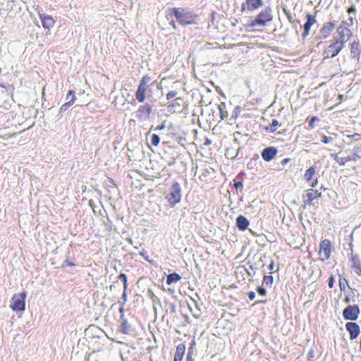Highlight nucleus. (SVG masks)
<instances>
[{
    "label": "nucleus",
    "mask_w": 361,
    "mask_h": 361,
    "mask_svg": "<svg viewBox=\"0 0 361 361\" xmlns=\"http://www.w3.org/2000/svg\"><path fill=\"white\" fill-rule=\"evenodd\" d=\"M120 314V318L118 320L119 323V330L121 332L128 334L131 331V326L128 323V319L125 317L123 312Z\"/></svg>",
    "instance_id": "dca6fc26"
},
{
    "label": "nucleus",
    "mask_w": 361,
    "mask_h": 361,
    "mask_svg": "<svg viewBox=\"0 0 361 361\" xmlns=\"http://www.w3.org/2000/svg\"><path fill=\"white\" fill-rule=\"evenodd\" d=\"M339 97H340V99H342V95H341V94H340V95H339Z\"/></svg>",
    "instance_id": "6e6d98bb"
},
{
    "label": "nucleus",
    "mask_w": 361,
    "mask_h": 361,
    "mask_svg": "<svg viewBox=\"0 0 361 361\" xmlns=\"http://www.w3.org/2000/svg\"><path fill=\"white\" fill-rule=\"evenodd\" d=\"M169 11L171 14H173L176 17L178 22L182 25L195 24L198 18L197 14L184 8H172Z\"/></svg>",
    "instance_id": "f03ea898"
},
{
    "label": "nucleus",
    "mask_w": 361,
    "mask_h": 361,
    "mask_svg": "<svg viewBox=\"0 0 361 361\" xmlns=\"http://www.w3.org/2000/svg\"><path fill=\"white\" fill-rule=\"evenodd\" d=\"M127 301V295H122L120 300H118V303L120 305V307L118 308L119 312L122 313L124 312V305Z\"/></svg>",
    "instance_id": "72a5a7b5"
},
{
    "label": "nucleus",
    "mask_w": 361,
    "mask_h": 361,
    "mask_svg": "<svg viewBox=\"0 0 361 361\" xmlns=\"http://www.w3.org/2000/svg\"><path fill=\"white\" fill-rule=\"evenodd\" d=\"M331 243L328 239L322 240L319 244V255L321 260L324 261L330 258L331 254Z\"/></svg>",
    "instance_id": "39448f33"
},
{
    "label": "nucleus",
    "mask_w": 361,
    "mask_h": 361,
    "mask_svg": "<svg viewBox=\"0 0 361 361\" xmlns=\"http://www.w3.org/2000/svg\"><path fill=\"white\" fill-rule=\"evenodd\" d=\"M152 107L149 104L140 105L136 111V118L140 121H145L149 118Z\"/></svg>",
    "instance_id": "9d476101"
},
{
    "label": "nucleus",
    "mask_w": 361,
    "mask_h": 361,
    "mask_svg": "<svg viewBox=\"0 0 361 361\" xmlns=\"http://www.w3.org/2000/svg\"><path fill=\"white\" fill-rule=\"evenodd\" d=\"M250 300H253L255 298V295H248Z\"/></svg>",
    "instance_id": "3c124183"
},
{
    "label": "nucleus",
    "mask_w": 361,
    "mask_h": 361,
    "mask_svg": "<svg viewBox=\"0 0 361 361\" xmlns=\"http://www.w3.org/2000/svg\"><path fill=\"white\" fill-rule=\"evenodd\" d=\"M354 20L355 18L353 16H349V23L345 20L341 22L336 30L333 40L323 51L324 59L336 56L345 47V44L352 38L353 32L350 29L349 25H353Z\"/></svg>",
    "instance_id": "f257e3e1"
},
{
    "label": "nucleus",
    "mask_w": 361,
    "mask_h": 361,
    "mask_svg": "<svg viewBox=\"0 0 361 361\" xmlns=\"http://www.w3.org/2000/svg\"><path fill=\"white\" fill-rule=\"evenodd\" d=\"M127 301V295H122L120 300H118V303L120 305V307L118 308L119 312L122 313L124 312V305Z\"/></svg>",
    "instance_id": "473e14b6"
},
{
    "label": "nucleus",
    "mask_w": 361,
    "mask_h": 361,
    "mask_svg": "<svg viewBox=\"0 0 361 361\" xmlns=\"http://www.w3.org/2000/svg\"><path fill=\"white\" fill-rule=\"evenodd\" d=\"M146 92L147 90L137 87L135 92L136 99L140 103L144 102L146 98Z\"/></svg>",
    "instance_id": "a878e982"
},
{
    "label": "nucleus",
    "mask_w": 361,
    "mask_h": 361,
    "mask_svg": "<svg viewBox=\"0 0 361 361\" xmlns=\"http://www.w3.org/2000/svg\"><path fill=\"white\" fill-rule=\"evenodd\" d=\"M185 346L184 344H179L176 347L173 361H181L185 353Z\"/></svg>",
    "instance_id": "393cba45"
},
{
    "label": "nucleus",
    "mask_w": 361,
    "mask_h": 361,
    "mask_svg": "<svg viewBox=\"0 0 361 361\" xmlns=\"http://www.w3.org/2000/svg\"><path fill=\"white\" fill-rule=\"evenodd\" d=\"M234 186L235 188L238 190V189H240V190H242L243 188V183L240 182V181H238V182H236L234 183Z\"/></svg>",
    "instance_id": "c03bdc74"
},
{
    "label": "nucleus",
    "mask_w": 361,
    "mask_h": 361,
    "mask_svg": "<svg viewBox=\"0 0 361 361\" xmlns=\"http://www.w3.org/2000/svg\"><path fill=\"white\" fill-rule=\"evenodd\" d=\"M283 11L285 12L286 16H287V18L288 20V21L290 23H293V17L291 16V14L290 13V12L288 11H286L285 9H283Z\"/></svg>",
    "instance_id": "a19ab883"
},
{
    "label": "nucleus",
    "mask_w": 361,
    "mask_h": 361,
    "mask_svg": "<svg viewBox=\"0 0 361 361\" xmlns=\"http://www.w3.org/2000/svg\"><path fill=\"white\" fill-rule=\"evenodd\" d=\"M322 197V192L313 188L305 190L303 195V203L305 205H313V201Z\"/></svg>",
    "instance_id": "0eeeda50"
},
{
    "label": "nucleus",
    "mask_w": 361,
    "mask_h": 361,
    "mask_svg": "<svg viewBox=\"0 0 361 361\" xmlns=\"http://www.w3.org/2000/svg\"><path fill=\"white\" fill-rule=\"evenodd\" d=\"M177 95V92L176 91H170L166 94V99L170 100L175 97Z\"/></svg>",
    "instance_id": "4c0bfd02"
},
{
    "label": "nucleus",
    "mask_w": 361,
    "mask_h": 361,
    "mask_svg": "<svg viewBox=\"0 0 361 361\" xmlns=\"http://www.w3.org/2000/svg\"><path fill=\"white\" fill-rule=\"evenodd\" d=\"M173 27H176V25H175V23H173Z\"/></svg>",
    "instance_id": "5fc2aeb1"
},
{
    "label": "nucleus",
    "mask_w": 361,
    "mask_h": 361,
    "mask_svg": "<svg viewBox=\"0 0 361 361\" xmlns=\"http://www.w3.org/2000/svg\"><path fill=\"white\" fill-rule=\"evenodd\" d=\"M290 159L289 158H285L281 161L282 165H286L288 161H290Z\"/></svg>",
    "instance_id": "de8ad7c7"
},
{
    "label": "nucleus",
    "mask_w": 361,
    "mask_h": 361,
    "mask_svg": "<svg viewBox=\"0 0 361 361\" xmlns=\"http://www.w3.org/2000/svg\"><path fill=\"white\" fill-rule=\"evenodd\" d=\"M345 328L350 334V338L353 340L356 338L360 334V326L357 323L348 322L345 324Z\"/></svg>",
    "instance_id": "6ab92c4d"
},
{
    "label": "nucleus",
    "mask_w": 361,
    "mask_h": 361,
    "mask_svg": "<svg viewBox=\"0 0 361 361\" xmlns=\"http://www.w3.org/2000/svg\"><path fill=\"white\" fill-rule=\"evenodd\" d=\"M164 128H165L164 124H161V125L157 126L156 127L155 130H163Z\"/></svg>",
    "instance_id": "49530a36"
},
{
    "label": "nucleus",
    "mask_w": 361,
    "mask_h": 361,
    "mask_svg": "<svg viewBox=\"0 0 361 361\" xmlns=\"http://www.w3.org/2000/svg\"><path fill=\"white\" fill-rule=\"evenodd\" d=\"M39 17L44 29L50 30L54 27L55 20L51 16L39 12Z\"/></svg>",
    "instance_id": "2eb2a0df"
},
{
    "label": "nucleus",
    "mask_w": 361,
    "mask_h": 361,
    "mask_svg": "<svg viewBox=\"0 0 361 361\" xmlns=\"http://www.w3.org/2000/svg\"><path fill=\"white\" fill-rule=\"evenodd\" d=\"M335 21H327L322 24L319 29L320 39H325L329 38L336 29Z\"/></svg>",
    "instance_id": "6e6552de"
},
{
    "label": "nucleus",
    "mask_w": 361,
    "mask_h": 361,
    "mask_svg": "<svg viewBox=\"0 0 361 361\" xmlns=\"http://www.w3.org/2000/svg\"><path fill=\"white\" fill-rule=\"evenodd\" d=\"M318 120V118L317 116H313L311 118V119L309 121V126L310 128H314V122Z\"/></svg>",
    "instance_id": "58836bf2"
},
{
    "label": "nucleus",
    "mask_w": 361,
    "mask_h": 361,
    "mask_svg": "<svg viewBox=\"0 0 361 361\" xmlns=\"http://www.w3.org/2000/svg\"><path fill=\"white\" fill-rule=\"evenodd\" d=\"M26 295H13L10 307L15 312H22L25 308Z\"/></svg>",
    "instance_id": "423d86ee"
},
{
    "label": "nucleus",
    "mask_w": 361,
    "mask_h": 361,
    "mask_svg": "<svg viewBox=\"0 0 361 361\" xmlns=\"http://www.w3.org/2000/svg\"><path fill=\"white\" fill-rule=\"evenodd\" d=\"M274 267H275V263H274V262L273 260H271L270 262V264H269V267H268V268L270 270L271 273L274 271Z\"/></svg>",
    "instance_id": "a18cd8bd"
},
{
    "label": "nucleus",
    "mask_w": 361,
    "mask_h": 361,
    "mask_svg": "<svg viewBox=\"0 0 361 361\" xmlns=\"http://www.w3.org/2000/svg\"><path fill=\"white\" fill-rule=\"evenodd\" d=\"M338 283L341 292H346L347 288H349L347 280L344 277L339 276Z\"/></svg>",
    "instance_id": "7c9ffc66"
},
{
    "label": "nucleus",
    "mask_w": 361,
    "mask_h": 361,
    "mask_svg": "<svg viewBox=\"0 0 361 361\" xmlns=\"http://www.w3.org/2000/svg\"><path fill=\"white\" fill-rule=\"evenodd\" d=\"M225 105L224 103H221V104L219 105L218 106V109L219 110V113H220V117H221V120H224L226 118H227L228 116V114H227V111H225L224 110V108Z\"/></svg>",
    "instance_id": "f704fd0d"
},
{
    "label": "nucleus",
    "mask_w": 361,
    "mask_h": 361,
    "mask_svg": "<svg viewBox=\"0 0 361 361\" xmlns=\"http://www.w3.org/2000/svg\"><path fill=\"white\" fill-rule=\"evenodd\" d=\"M277 149L275 147H268L262 152V157L266 161L272 160L277 154Z\"/></svg>",
    "instance_id": "a211bd4d"
},
{
    "label": "nucleus",
    "mask_w": 361,
    "mask_h": 361,
    "mask_svg": "<svg viewBox=\"0 0 361 361\" xmlns=\"http://www.w3.org/2000/svg\"><path fill=\"white\" fill-rule=\"evenodd\" d=\"M127 301V295H122L120 300H118V303L120 305V307L118 308L119 312L122 313L124 312V305Z\"/></svg>",
    "instance_id": "2f4dec72"
},
{
    "label": "nucleus",
    "mask_w": 361,
    "mask_h": 361,
    "mask_svg": "<svg viewBox=\"0 0 361 361\" xmlns=\"http://www.w3.org/2000/svg\"><path fill=\"white\" fill-rule=\"evenodd\" d=\"M160 142V138L159 137L158 135L157 134H153L152 136H151V144L153 145V146H157Z\"/></svg>",
    "instance_id": "c9c22d12"
},
{
    "label": "nucleus",
    "mask_w": 361,
    "mask_h": 361,
    "mask_svg": "<svg viewBox=\"0 0 361 361\" xmlns=\"http://www.w3.org/2000/svg\"><path fill=\"white\" fill-rule=\"evenodd\" d=\"M152 80L151 76L149 75H145L142 79L140 80V82L139 83L138 87H141L142 89L147 90L149 85L148 83Z\"/></svg>",
    "instance_id": "bb28decb"
},
{
    "label": "nucleus",
    "mask_w": 361,
    "mask_h": 361,
    "mask_svg": "<svg viewBox=\"0 0 361 361\" xmlns=\"http://www.w3.org/2000/svg\"><path fill=\"white\" fill-rule=\"evenodd\" d=\"M179 100L182 101L181 97H178V98H176L175 100H173V102H172L169 105V107H170V106H171V107L174 108V107H176V105L180 106V105H179V104L178 103V101H179Z\"/></svg>",
    "instance_id": "ea45409f"
},
{
    "label": "nucleus",
    "mask_w": 361,
    "mask_h": 361,
    "mask_svg": "<svg viewBox=\"0 0 361 361\" xmlns=\"http://www.w3.org/2000/svg\"><path fill=\"white\" fill-rule=\"evenodd\" d=\"M359 312L360 310L357 306L348 305L343 310V316L345 319L356 320Z\"/></svg>",
    "instance_id": "f8f14e48"
},
{
    "label": "nucleus",
    "mask_w": 361,
    "mask_h": 361,
    "mask_svg": "<svg viewBox=\"0 0 361 361\" xmlns=\"http://www.w3.org/2000/svg\"><path fill=\"white\" fill-rule=\"evenodd\" d=\"M305 18L307 20L306 23L303 25V32L302 34V37L305 38L309 35L311 27L317 23L316 15H312L310 13H307L305 16Z\"/></svg>",
    "instance_id": "4468645a"
},
{
    "label": "nucleus",
    "mask_w": 361,
    "mask_h": 361,
    "mask_svg": "<svg viewBox=\"0 0 361 361\" xmlns=\"http://www.w3.org/2000/svg\"><path fill=\"white\" fill-rule=\"evenodd\" d=\"M350 56L352 58H358L361 54V46L358 41H353L350 44Z\"/></svg>",
    "instance_id": "4be33fe9"
},
{
    "label": "nucleus",
    "mask_w": 361,
    "mask_h": 361,
    "mask_svg": "<svg viewBox=\"0 0 361 361\" xmlns=\"http://www.w3.org/2000/svg\"><path fill=\"white\" fill-rule=\"evenodd\" d=\"M280 126L279 121L276 119L272 120L269 126L265 128L266 131L274 133L276 131L277 127Z\"/></svg>",
    "instance_id": "c756f323"
},
{
    "label": "nucleus",
    "mask_w": 361,
    "mask_h": 361,
    "mask_svg": "<svg viewBox=\"0 0 361 361\" xmlns=\"http://www.w3.org/2000/svg\"><path fill=\"white\" fill-rule=\"evenodd\" d=\"M345 300L346 301V302H350V300H349L348 297H345Z\"/></svg>",
    "instance_id": "603ef678"
},
{
    "label": "nucleus",
    "mask_w": 361,
    "mask_h": 361,
    "mask_svg": "<svg viewBox=\"0 0 361 361\" xmlns=\"http://www.w3.org/2000/svg\"><path fill=\"white\" fill-rule=\"evenodd\" d=\"M191 360L192 359L191 358L190 352H189L187 355V361H191Z\"/></svg>",
    "instance_id": "8fccbe9b"
},
{
    "label": "nucleus",
    "mask_w": 361,
    "mask_h": 361,
    "mask_svg": "<svg viewBox=\"0 0 361 361\" xmlns=\"http://www.w3.org/2000/svg\"><path fill=\"white\" fill-rule=\"evenodd\" d=\"M334 279L333 277V276H331L329 278V280H328V286L329 288H332L333 286H334Z\"/></svg>",
    "instance_id": "37998d69"
},
{
    "label": "nucleus",
    "mask_w": 361,
    "mask_h": 361,
    "mask_svg": "<svg viewBox=\"0 0 361 361\" xmlns=\"http://www.w3.org/2000/svg\"><path fill=\"white\" fill-rule=\"evenodd\" d=\"M273 20L272 11L270 7L262 10L248 25V27H265Z\"/></svg>",
    "instance_id": "7ed1b4c3"
},
{
    "label": "nucleus",
    "mask_w": 361,
    "mask_h": 361,
    "mask_svg": "<svg viewBox=\"0 0 361 361\" xmlns=\"http://www.w3.org/2000/svg\"><path fill=\"white\" fill-rule=\"evenodd\" d=\"M263 5L262 0H246L245 2L242 4L241 11H254Z\"/></svg>",
    "instance_id": "9b49d317"
},
{
    "label": "nucleus",
    "mask_w": 361,
    "mask_h": 361,
    "mask_svg": "<svg viewBox=\"0 0 361 361\" xmlns=\"http://www.w3.org/2000/svg\"><path fill=\"white\" fill-rule=\"evenodd\" d=\"M350 268L358 276H361V261L357 255H352Z\"/></svg>",
    "instance_id": "f3484780"
},
{
    "label": "nucleus",
    "mask_w": 361,
    "mask_h": 361,
    "mask_svg": "<svg viewBox=\"0 0 361 361\" xmlns=\"http://www.w3.org/2000/svg\"><path fill=\"white\" fill-rule=\"evenodd\" d=\"M71 96V100H68V102H66L65 104H63L59 109V111L60 112H65L66 111L68 110V109L72 106L75 100H76V97H75V91L74 90H69L68 92L66 94V100L69 99V97Z\"/></svg>",
    "instance_id": "aec40b11"
},
{
    "label": "nucleus",
    "mask_w": 361,
    "mask_h": 361,
    "mask_svg": "<svg viewBox=\"0 0 361 361\" xmlns=\"http://www.w3.org/2000/svg\"><path fill=\"white\" fill-rule=\"evenodd\" d=\"M334 139L332 137H329L324 134L321 136V142L324 144H328L331 142Z\"/></svg>",
    "instance_id": "e433bc0d"
},
{
    "label": "nucleus",
    "mask_w": 361,
    "mask_h": 361,
    "mask_svg": "<svg viewBox=\"0 0 361 361\" xmlns=\"http://www.w3.org/2000/svg\"><path fill=\"white\" fill-rule=\"evenodd\" d=\"M360 137V134L355 133L353 135H348V137H349V138H353V137Z\"/></svg>",
    "instance_id": "09e8293b"
},
{
    "label": "nucleus",
    "mask_w": 361,
    "mask_h": 361,
    "mask_svg": "<svg viewBox=\"0 0 361 361\" xmlns=\"http://www.w3.org/2000/svg\"><path fill=\"white\" fill-rule=\"evenodd\" d=\"M347 13L350 15L351 13H356V8L355 6H352L350 8L347 9Z\"/></svg>",
    "instance_id": "79ce46f5"
},
{
    "label": "nucleus",
    "mask_w": 361,
    "mask_h": 361,
    "mask_svg": "<svg viewBox=\"0 0 361 361\" xmlns=\"http://www.w3.org/2000/svg\"><path fill=\"white\" fill-rule=\"evenodd\" d=\"M334 160L340 165L344 166L347 162L350 161L347 157H340V153L333 155Z\"/></svg>",
    "instance_id": "cd10ccee"
},
{
    "label": "nucleus",
    "mask_w": 361,
    "mask_h": 361,
    "mask_svg": "<svg viewBox=\"0 0 361 361\" xmlns=\"http://www.w3.org/2000/svg\"><path fill=\"white\" fill-rule=\"evenodd\" d=\"M182 198L181 187L177 181L173 182L169 192L165 194V199L171 207L179 203Z\"/></svg>",
    "instance_id": "20e7f679"
},
{
    "label": "nucleus",
    "mask_w": 361,
    "mask_h": 361,
    "mask_svg": "<svg viewBox=\"0 0 361 361\" xmlns=\"http://www.w3.org/2000/svg\"><path fill=\"white\" fill-rule=\"evenodd\" d=\"M204 144H205V145L210 144V141H209V140H207L205 142V143H204Z\"/></svg>",
    "instance_id": "864d4df0"
},
{
    "label": "nucleus",
    "mask_w": 361,
    "mask_h": 361,
    "mask_svg": "<svg viewBox=\"0 0 361 361\" xmlns=\"http://www.w3.org/2000/svg\"><path fill=\"white\" fill-rule=\"evenodd\" d=\"M181 279L180 276L177 273H172L167 276L166 277V283L168 284H171L173 282H178Z\"/></svg>",
    "instance_id": "c85d7f7f"
},
{
    "label": "nucleus",
    "mask_w": 361,
    "mask_h": 361,
    "mask_svg": "<svg viewBox=\"0 0 361 361\" xmlns=\"http://www.w3.org/2000/svg\"><path fill=\"white\" fill-rule=\"evenodd\" d=\"M317 169L315 166H312L308 168L305 174L304 178L310 186L314 188L318 184V178L317 177Z\"/></svg>",
    "instance_id": "1a4fd4ad"
},
{
    "label": "nucleus",
    "mask_w": 361,
    "mask_h": 361,
    "mask_svg": "<svg viewBox=\"0 0 361 361\" xmlns=\"http://www.w3.org/2000/svg\"><path fill=\"white\" fill-rule=\"evenodd\" d=\"M120 286L121 288L119 291H122V293H126L127 290V276L125 274H120L118 276V279L111 286V290H117L116 288Z\"/></svg>",
    "instance_id": "ddd939ff"
},
{
    "label": "nucleus",
    "mask_w": 361,
    "mask_h": 361,
    "mask_svg": "<svg viewBox=\"0 0 361 361\" xmlns=\"http://www.w3.org/2000/svg\"><path fill=\"white\" fill-rule=\"evenodd\" d=\"M348 159H349L350 161H357V160L361 159V146L355 147L353 149V153L348 156Z\"/></svg>",
    "instance_id": "b1692460"
},
{
    "label": "nucleus",
    "mask_w": 361,
    "mask_h": 361,
    "mask_svg": "<svg viewBox=\"0 0 361 361\" xmlns=\"http://www.w3.org/2000/svg\"><path fill=\"white\" fill-rule=\"evenodd\" d=\"M250 222L247 218L243 215H240L236 219V226L240 231L246 230L249 226Z\"/></svg>",
    "instance_id": "5701e85b"
},
{
    "label": "nucleus",
    "mask_w": 361,
    "mask_h": 361,
    "mask_svg": "<svg viewBox=\"0 0 361 361\" xmlns=\"http://www.w3.org/2000/svg\"><path fill=\"white\" fill-rule=\"evenodd\" d=\"M273 284V276L271 275L264 276L262 286L259 288V293H265L267 288H270Z\"/></svg>",
    "instance_id": "412c9836"
}]
</instances>
